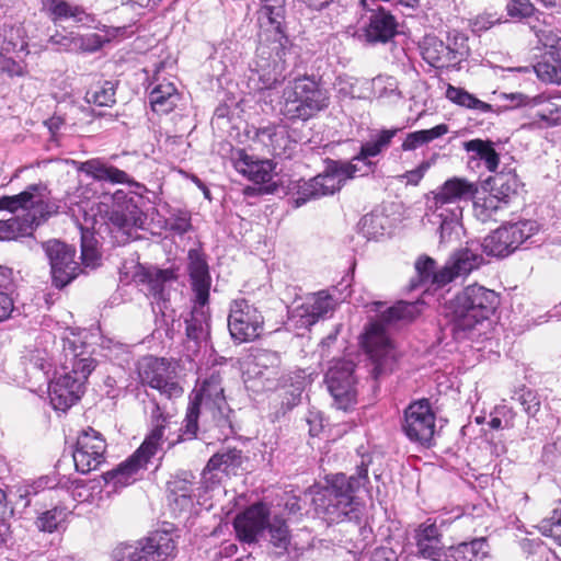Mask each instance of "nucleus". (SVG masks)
<instances>
[{"label": "nucleus", "instance_id": "36", "mask_svg": "<svg viewBox=\"0 0 561 561\" xmlns=\"http://www.w3.org/2000/svg\"><path fill=\"white\" fill-rule=\"evenodd\" d=\"M256 137L275 157H288L290 139L288 128L284 124H268L256 131Z\"/></svg>", "mask_w": 561, "mask_h": 561}, {"label": "nucleus", "instance_id": "40", "mask_svg": "<svg viewBox=\"0 0 561 561\" xmlns=\"http://www.w3.org/2000/svg\"><path fill=\"white\" fill-rule=\"evenodd\" d=\"M99 31L105 33L100 35L95 33L90 34H78L76 33L77 54H92L100 50L106 43L111 42L112 38L116 37L119 33V28L107 26L101 23L92 24Z\"/></svg>", "mask_w": 561, "mask_h": 561}, {"label": "nucleus", "instance_id": "29", "mask_svg": "<svg viewBox=\"0 0 561 561\" xmlns=\"http://www.w3.org/2000/svg\"><path fill=\"white\" fill-rule=\"evenodd\" d=\"M204 431L217 440H226L237 434L234 412L228 403L202 409Z\"/></svg>", "mask_w": 561, "mask_h": 561}, {"label": "nucleus", "instance_id": "9", "mask_svg": "<svg viewBox=\"0 0 561 561\" xmlns=\"http://www.w3.org/2000/svg\"><path fill=\"white\" fill-rule=\"evenodd\" d=\"M420 49L422 58L436 69H459L469 57L468 37L458 32L449 33L447 43L435 35H426Z\"/></svg>", "mask_w": 561, "mask_h": 561}, {"label": "nucleus", "instance_id": "50", "mask_svg": "<svg viewBox=\"0 0 561 561\" xmlns=\"http://www.w3.org/2000/svg\"><path fill=\"white\" fill-rule=\"evenodd\" d=\"M117 81L104 80L96 82L85 93V100L96 106H113L116 103Z\"/></svg>", "mask_w": 561, "mask_h": 561}, {"label": "nucleus", "instance_id": "24", "mask_svg": "<svg viewBox=\"0 0 561 561\" xmlns=\"http://www.w3.org/2000/svg\"><path fill=\"white\" fill-rule=\"evenodd\" d=\"M270 522V510L264 503L250 505L244 512L237 515L233 527L240 541L254 543L257 537L266 529Z\"/></svg>", "mask_w": 561, "mask_h": 561}, {"label": "nucleus", "instance_id": "6", "mask_svg": "<svg viewBox=\"0 0 561 561\" xmlns=\"http://www.w3.org/2000/svg\"><path fill=\"white\" fill-rule=\"evenodd\" d=\"M279 114L289 122H307L330 105L329 91L314 76H299L283 89Z\"/></svg>", "mask_w": 561, "mask_h": 561}, {"label": "nucleus", "instance_id": "2", "mask_svg": "<svg viewBox=\"0 0 561 561\" xmlns=\"http://www.w3.org/2000/svg\"><path fill=\"white\" fill-rule=\"evenodd\" d=\"M369 484L368 467L362 462L356 473H334L325 477L323 485L313 497L316 513L329 525L352 522L359 526L364 517V505L356 494Z\"/></svg>", "mask_w": 561, "mask_h": 561}, {"label": "nucleus", "instance_id": "52", "mask_svg": "<svg viewBox=\"0 0 561 561\" xmlns=\"http://www.w3.org/2000/svg\"><path fill=\"white\" fill-rule=\"evenodd\" d=\"M447 133L448 126L446 124H439L430 129L412 131L407 135L401 148L403 151L415 150Z\"/></svg>", "mask_w": 561, "mask_h": 561}, {"label": "nucleus", "instance_id": "32", "mask_svg": "<svg viewBox=\"0 0 561 561\" xmlns=\"http://www.w3.org/2000/svg\"><path fill=\"white\" fill-rule=\"evenodd\" d=\"M254 375L262 381L265 390L278 388L285 378L282 369V359L277 352L260 350L254 356Z\"/></svg>", "mask_w": 561, "mask_h": 561}, {"label": "nucleus", "instance_id": "22", "mask_svg": "<svg viewBox=\"0 0 561 561\" xmlns=\"http://www.w3.org/2000/svg\"><path fill=\"white\" fill-rule=\"evenodd\" d=\"M46 191L43 184H31L23 192L16 195L0 197V210L15 213L19 209H26L27 213H38L42 219H48L57 213L54 205L43 199L42 192Z\"/></svg>", "mask_w": 561, "mask_h": 561}, {"label": "nucleus", "instance_id": "31", "mask_svg": "<svg viewBox=\"0 0 561 561\" xmlns=\"http://www.w3.org/2000/svg\"><path fill=\"white\" fill-rule=\"evenodd\" d=\"M188 275L194 294L193 305L208 306L210 275L206 260L197 251L188 252Z\"/></svg>", "mask_w": 561, "mask_h": 561}, {"label": "nucleus", "instance_id": "11", "mask_svg": "<svg viewBox=\"0 0 561 561\" xmlns=\"http://www.w3.org/2000/svg\"><path fill=\"white\" fill-rule=\"evenodd\" d=\"M221 382L222 379L218 371H213L203 380L201 389L188 403L184 424L181 427L182 439H193L196 437L202 409L220 404L225 405L227 403Z\"/></svg>", "mask_w": 561, "mask_h": 561}, {"label": "nucleus", "instance_id": "15", "mask_svg": "<svg viewBox=\"0 0 561 561\" xmlns=\"http://www.w3.org/2000/svg\"><path fill=\"white\" fill-rule=\"evenodd\" d=\"M137 373L142 385L157 389L168 399L183 394L182 387L173 380L171 365L165 358L144 356L137 364Z\"/></svg>", "mask_w": 561, "mask_h": 561}, {"label": "nucleus", "instance_id": "19", "mask_svg": "<svg viewBox=\"0 0 561 561\" xmlns=\"http://www.w3.org/2000/svg\"><path fill=\"white\" fill-rule=\"evenodd\" d=\"M106 442L103 435L92 427L83 430L77 437L72 458L76 470L89 473L105 461Z\"/></svg>", "mask_w": 561, "mask_h": 561}, {"label": "nucleus", "instance_id": "3", "mask_svg": "<svg viewBox=\"0 0 561 561\" xmlns=\"http://www.w3.org/2000/svg\"><path fill=\"white\" fill-rule=\"evenodd\" d=\"M85 335V331L70 330L62 337L64 373L48 386L49 400L55 410L66 411L80 400L84 383L96 367Z\"/></svg>", "mask_w": 561, "mask_h": 561}, {"label": "nucleus", "instance_id": "26", "mask_svg": "<svg viewBox=\"0 0 561 561\" xmlns=\"http://www.w3.org/2000/svg\"><path fill=\"white\" fill-rule=\"evenodd\" d=\"M140 282L147 285L148 296L154 301L152 302L153 311L156 307L158 311L164 314L170 300V290L178 282V275L172 268H153L146 270L140 274Z\"/></svg>", "mask_w": 561, "mask_h": 561}, {"label": "nucleus", "instance_id": "12", "mask_svg": "<svg viewBox=\"0 0 561 561\" xmlns=\"http://www.w3.org/2000/svg\"><path fill=\"white\" fill-rule=\"evenodd\" d=\"M25 27L21 23L0 26V70L10 77L22 76V59L28 55Z\"/></svg>", "mask_w": 561, "mask_h": 561}, {"label": "nucleus", "instance_id": "47", "mask_svg": "<svg viewBox=\"0 0 561 561\" xmlns=\"http://www.w3.org/2000/svg\"><path fill=\"white\" fill-rule=\"evenodd\" d=\"M242 465V451L237 448H229L225 451L217 453L210 457L205 469L203 470L204 479L214 471H221L227 474L240 468Z\"/></svg>", "mask_w": 561, "mask_h": 561}, {"label": "nucleus", "instance_id": "7", "mask_svg": "<svg viewBox=\"0 0 561 561\" xmlns=\"http://www.w3.org/2000/svg\"><path fill=\"white\" fill-rule=\"evenodd\" d=\"M423 301H398L396 305L380 312V321L370 323L363 336L360 344L364 351L374 362V373L381 374L393 359V346L386 332L383 323H392L399 320L412 321L422 312Z\"/></svg>", "mask_w": 561, "mask_h": 561}, {"label": "nucleus", "instance_id": "1", "mask_svg": "<svg viewBox=\"0 0 561 561\" xmlns=\"http://www.w3.org/2000/svg\"><path fill=\"white\" fill-rule=\"evenodd\" d=\"M400 128L381 129L370 140L360 145L359 151L350 160L327 158L324 169L318 175L293 182L290 199L295 208L306 203L340 192L348 180L375 173L377 162L373 159L389 148Z\"/></svg>", "mask_w": 561, "mask_h": 561}, {"label": "nucleus", "instance_id": "8", "mask_svg": "<svg viewBox=\"0 0 561 561\" xmlns=\"http://www.w3.org/2000/svg\"><path fill=\"white\" fill-rule=\"evenodd\" d=\"M265 51L256 56L254 66H251L247 75V88L250 94L259 95L266 102L270 92L284 83L289 57L294 54L289 38H284L272 47L268 56Z\"/></svg>", "mask_w": 561, "mask_h": 561}, {"label": "nucleus", "instance_id": "43", "mask_svg": "<svg viewBox=\"0 0 561 561\" xmlns=\"http://www.w3.org/2000/svg\"><path fill=\"white\" fill-rule=\"evenodd\" d=\"M480 245L482 253L494 257H506L516 251L504 224L488 234Z\"/></svg>", "mask_w": 561, "mask_h": 561}, {"label": "nucleus", "instance_id": "45", "mask_svg": "<svg viewBox=\"0 0 561 561\" xmlns=\"http://www.w3.org/2000/svg\"><path fill=\"white\" fill-rule=\"evenodd\" d=\"M306 387V378L301 375L284 378L283 392L280 394L279 408L276 411L277 417L284 416L301 402L302 392Z\"/></svg>", "mask_w": 561, "mask_h": 561}, {"label": "nucleus", "instance_id": "30", "mask_svg": "<svg viewBox=\"0 0 561 561\" xmlns=\"http://www.w3.org/2000/svg\"><path fill=\"white\" fill-rule=\"evenodd\" d=\"M77 170L98 182L128 184L137 190L146 191V186L131 179L127 171L111 165L100 158L80 162Z\"/></svg>", "mask_w": 561, "mask_h": 561}, {"label": "nucleus", "instance_id": "27", "mask_svg": "<svg viewBox=\"0 0 561 561\" xmlns=\"http://www.w3.org/2000/svg\"><path fill=\"white\" fill-rule=\"evenodd\" d=\"M540 42L545 53L534 70L541 81L561 84V38L550 33Z\"/></svg>", "mask_w": 561, "mask_h": 561}, {"label": "nucleus", "instance_id": "14", "mask_svg": "<svg viewBox=\"0 0 561 561\" xmlns=\"http://www.w3.org/2000/svg\"><path fill=\"white\" fill-rule=\"evenodd\" d=\"M435 422L436 415L430 400L421 399L410 403L404 410L402 431L412 443L430 447L435 434Z\"/></svg>", "mask_w": 561, "mask_h": 561}, {"label": "nucleus", "instance_id": "28", "mask_svg": "<svg viewBox=\"0 0 561 561\" xmlns=\"http://www.w3.org/2000/svg\"><path fill=\"white\" fill-rule=\"evenodd\" d=\"M210 311L208 306L193 305L185 319L186 348L193 354L206 346L210 337Z\"/></svg>", "mask_w": 561, "mask_h": 561}, {"label": "nucleus", "instance_id": "41", "mask_svg": "<svg viewBox=\"0 0 561 561\" xmlns=\"http://www.w3.org/2000/svg\"><path fill=\"white\" fill-rule=\"evenodd\" d=\"M490 197L499 199V204L507 205L510 198L518 193L522 182L515 171L500 172L492 176Z\"/></svg>", "mask_w": 561, "mask_h": 561}, {"label": "nucleus", "instance_id": "49", "mask_svg": "<svg viewBox=\"0 0 561 561\" xmlns=\"http://www.w3.org/2000/svg\"><path fill=\"white\" fill-rule=\"evenodd\" d=\"M238 170L250 181L265 184L272 180V163L268 160H252L245 156L237 163Z\"/></svg>", "mask_w": 561, "mask_h": 561}, {"label": "nucleus", "instance_id": "51", "mask_svg": "<svg viewBox=\"0 0 561 561\" xmlns=\"http://www.w3.org/2000/svg\"><path fill=\"white\" fill-rule=\"evenodd\" d=\"M446 98L450 102L469 110H476L480 113L492 112L491 104L479 100L476 95L469 93L463 88L448 84L446 89Z\"/></svg>", "mask_w": 561, "mask_h": 561}, {"label": "nucleus", "instance_id": "56", "mask_svg": "<svg viewBox=\"0 0 561 561\" xmlns=\"http://www.w3.org/2000/svg\"><path fill=\"white\" fill-rule=\"evenodd\" d=\"M165 226L175 234H185L192 229L191 213L186 209H173L165 220Z\"/></svg>", "mask_w": 561, "mask_h": 561}, {"label": "nucleus", "instance_id": "42", "mask_svg": "<svg viewBox=\"0 0 561 561\" xmlns=\"http://www.w3.org/2000/svg\"><path fill=\"white\" fill-rule=\"evenodd\" d=\"M263 2L259 11V20L267 24L278 37L277 43L288 38L285 35V0H261Z\"/></svg>", "mask_w": 561, "mask_h": 561}, {"label": "nucleus", "instance_id": "38", "mask_svg": "<svg viewBox=\"0 0 561 561\" xmlns=\"http://www.w3.org/2000/svg\"><path fill=\"white\" fill-rule=\"evenodd\" d=\"M447 557L454 561H489L490 547L485 538H474L449 547Z\"/></svg>", "mask_w": 561, "mask_h": 561}, {"label": "nucleus", "instance_id": "63", "mask_svg": "<svg viewBox=\"0 0 561 561\" xmlns=\"http://www.w3.org/2000/svg\"><path fill=\"white\" fill-rule=\"evenodd\" d=\"M517 401L529 416H535L540 410V400L538 394L530 389H523L517 394Z\"/></svg>", "mask_w": 561, "mask_h": 561}, {"label": "nucleus", "instance_id": "34", "mask_svg": "<svg viewBox=\"0 0 561 561\" xmlns=\"http://www.w3.org/2000/svg\"><path fill=\"white\" fill-rule=\"evenodd\" d=\"M43 9L46 10L54 22L72 19L76 23L90 27L96 22L95 16L80 5H72L66 0H42Z\"/></svg>", "mask_w": 561, "mask_h": 561}, {"label": "nucleus", "instance_id": "64", "mask_svg": "<svg viewBox=\"0 0 561 561\" xmlns=\"http://www.w3.org/2000/svg\"><path fill=\"white\" fill-rule=\"evenodd\" d=\"M417 552L425 559L433 561H442V557H447L448 553L443 551L440 543H435L425 540H416Z\"/></svg>", "mask_w": 561, "mask_h": 561}, {"label": "nucleus", "instance_id": "39", "mask_svg": "<svg viewBox=\"0 0 561 561\" xmlns=\"http://www.w3.org/2000/svg\"><path fill=\"white\" fill-rule=\"evenodd\" d=\"M434 217L438 219L439 224V243L448 244L459 239L462 230L461 217L462 208L460 206H454L450 210L435 211Z\"/></svg>", "mask_w": 561, "mask_h": 561}, {"label": "nucleus", "instance_id": "23", "mask_svg": "<svg viewBox=\"0 0 561 561\" xmlns=\"http://www.w3.org/2000/svg\"><path fill=\"white\" fill-rule=\"evenodd\" d=\"M399 34L397 18L382 5L367 9V23L364 26V36L367 43L387 44Z\"/></svg>", "mask_w": 561, "mask_h": 561}, {"label": "nucleus", "instance_id": "33", "mask_svg": "<svg viewBox=\"0 0 561 561\" xmlns=\"http://www.w3.org/2000/svg\"><path fill=\"white\" fill-rule=\"evenodd\" d=\"M194 474L188 471L172 477L167 483V497L174 512H184L193 507Z\"/></svg>", "mask_w": 561, "mask_h": 561}, {"label": "nucleus", "instance_id": "18", "mask_svg": "<svg viewBox=\"0 0 561 561\" xmlns=\"http://www.w3.org/2000/svg\"><path fill=\"white\" fill-rule=\"evenodd\" d=\"M43 248L50 264L53 284L57 288H64L81 272L75 260L76 249L59 240H49Z\"/></svg>", "mask_w": 561, "mask_h": 561}, {"label": "nucleus", "instance_id": "46", "mask_svg": "<svg viewBox=\"0 0 561 561\" xmlns=\"http://www.w3.org/2000/svg\"><path fill=\"white\" fill-rule=\"evenodd\" d=\"M178 101L179 94L172 82H161L154 85L149 93V102L156 113L168 114L172 112Z\"/></svg>", "mask_w": 561, "mask_h": 561}, {"label": "nucleus", "instance_id": "21", "mask_svg": "<svg viewBox=\"0 0 561 561\" xmlns=\"http://www.w3.org/2000/svg\"><path fill=\"white\" fill-rule=\"evenodd\" d=\"M484 264L483 253L479 241L467 242L462 249L455 251L439 268L438 278L442 283H451L457 277L469 275Z\"/></svg>", "mask_w": 561, "mask_h": 561}, {"label": "nucleus", "instance_id": "20", "mask_svg": "<svg viewBox=\"0 0 561 561\" xmlns=\"http://www.w3.org/2000/svg\"><path fill=\"white\" fill-rule=\"evenodd\" d=\"M335 300L325 290L308 296L289 311L288 323L294 329H310L320 319L332 313Z\"/></svg>", "mask_w": 561, "mask_h": 561}, {"label": "nucleus", "instance_id": "62", "mask_svg": "<svg viewBox=\"0 0 561 561\" xmlns=\"http://www.w3.org/2000/svg\"><path fill=\"white\" fill-rule=\"evenodd\" d=\"M534 11L535 7L530 0H510L506 4L507 15L515 20L529 18Z\"/></svg>", "mask_w": 561, "mask_h": 561}, {"label": "nucleus", "instance_id": "16", "mask_svg": "<svg viewBox=\"0 0 561 561\" xmlns=\"http://www.w3.org/2000/svg\"><path fill=\"white\" fill-rule=\"evenodd\" d=\"M355 365L353 362L335 363L325 374L328 390L334 399L337 409L348 411L357 403Z\"/></svg>", "mask_w": 561, "mask_h": 561}, {"label": "nucleus", "instance_id": "58", "mask_svg": "<svg viewBox=\"0 0 561 561\" xmlns=\"http://www.w3.org/2000/svg\"><path fill=\"white\" fill-rule=\"evenodd\" d=\"M501 208L502 206L499 204V199L490 196L483 198L481 202H476L473 205L474 215L482 222L489 220L496 221L497 218L495 216Z\"/></svg>", "mask_w": 561, "mask_h": 561}, {"label": "nucleus", "instance_id": "44", "mask_svg": "<svg viewBox=\"0 0 561 561\" xmlns=\"http://www.w3.org/2000/svg\"><path fill=\"white\" fill-rule=\"evenodd\" d=\"M415 271L417 273V278L411 279L409 284L410 290H415L421 287H425L424 290H427L431 286L442 288L447 285V283H442L439 280V270L436 268L435 260L430 256L424 255L419 257L415 262Z\"/></svg>", "mask_w": 561, "mask_h": 561}, {"label": "nucleus", "instance_id": "55", "mask_svg": "<svg viewBox=\"0 0 561 561\" xmlns=\"http://www.w3.org/2000/svg\"><path fill=\"white\" fill-rule=\"evenodd\" d=\"M271 543L280 551H286L289 542V529L286 522L282 518L275 517L268 522L267 527Z\"/></svg>", "mask_w": 561, "mask_h": 561}, {"label": "nucleus", "instance_id": "54", "mask_svg": "<svg viewBox=\"0 0 561 561\" xmlns=\"http://www.w3.org/2000/svg\"><path fill=\"white\" fill-rule=\"evenodd\" d=\"M540 106L535 113L534 118L538 119L542 127H554L561 125V105L551 101H546L541 95Z\"/></svg>", "mask_w": 561, "mask_h": 561}, {"label": "nucleus", "instance_id": "53", "mask_svg": "<svg viewBox=\"0 0 561 561\" xmlns=\"http://www.w3.org/2000/svg\"><path fill=\"white\" fill-rule=\"evenodd\" d=\"M504 225L511 236L515 250L519 249L523 243L539 231L538 222L531 219H522L515 222L510 221Z\"/></svg>", "mask_w": 561, "mask_h": 561}, {"label": "nucleus", "instance_id": "60", "mask_svg": "<svg viewBox=\"0 0 561 561\" xmlns=\"http://www.w3.org/2000/svg\"><path fill=\"white\" fill-rule=\"evenodd\" d=\"M383 217L377 214H367L365 215L360 221V230L365 237L368 239H375L378 236L383 234Z\"/></svg>", "mask_w": 561, "mask_h": 561}, {"label": "nucleus", "instance_id": "10", "mask_svg": "<svg viewBox=\"0 0 561 561\" xmlns=\"http://www.w3.org/2000/svg\"><path fill=\"white\" fill-rule=\"evenodd\" d=\"M114 550L116 561H172L176 542L170 533L156 530L134 545L119 543Z\"/></svg>", "mask_w": 561, "mask_h": 561}, {"label": "nucleus", "instance_id": "25", "mask_svg": "<svg viewBox=\"0 0 561 561\" xmlns=\"http://www.w3.org/2000/svg\"><path fill=\"white\" fill-rule=\"evenodd\" d=\"M478 193V185L463 178H451L445 181L434 194V210H450L460 206L461 202L471 201Z\"/></svg>", "mask_w": 561, "mask_h": 561}, {"label": "nucleus", "instance_id": "37", "mask_svg": "<svg viewBox=\"0 0 561 561\" xmlns=\"http://www.w3.org/2000/svg\"><path fill=\"white\" fill-rule=\"evenodd\" d=\"M463 147L468 153H471L468 161L470 168L478 167L480 162H483L488 171L494 172L496 170L500 156L492 141L477 138L466 141Z\"/></svg>", "mask_w": 561, "mask_h": 561}, {"label": "nucleus", "instance_id": "13", "mask_svg": "<svg viewBox=\"0 0 561 561\" xmlns=\"http://www.w3.org/2000/svg\"><path fill=\"white\" fill-rule=\"evenodd\" d=\"M146 191L137 190L125 192L117 190L112 195V209L110 211V221L119 229L128 230L131 228H142L147 215L144 210L146 206Z\"/></svg>", "mask_w": 561, "mask_h": 561}, {"label": "nucleus", "instance_id": "35", "mask_svg": "<svg viewBox=\"0 0 561 561\" xmlns=\"http://www.w3.org/2000/svg\"><path fill=\"white\" fill-rule=\"evenodd\" d=\"M46 220L42 219L38 213H26L22 217L15 216L8 220H0V240L10 241L30 237L35 228Z\"/></svg>", "mask_w": 561, "mask_h": 561}, {"label": "nucleus", "instance_id": "57", "mask_svg": "<svg viewBox=\"0 0 561 561\" xmlns=\"http://www.w3.org/2000/svg\"><path fill=\"white\" fill-rule=\"evenodd\" d=\"M66 512L61 507H54L42 513L36 519V526L41 531L53 533L58 529L59 524L65 519Z\"/></svg>", "mask_w": 561, "mask_h": 561}, {"label": "nucleus", "instance_id": "48", "mask_svg": "<svg viewBox=\"0 0 561 561\" xmlns=\"http://www.w3.org/2000/svg\"><path fill=\"white\" fill-rule=\"evenodd\" d=\"M101 355L118 367H125L131 362L129 345L113 337L102 335L99 343Z\"/></svg>", "mask_w": 561, "mask_h": 561}, {"label": "nucleus", "instance_id": "4", "mask_svg": "<svg viewBox=\"0 0 561 561\" xmlns=\"http://www.w3.org/2000/svg\"><path fill=\"white\" fill-rule=\"evenodd\" d=\"M144 410L148 414L149 426L144 442L125 461L102 474L105 485L112 486L115 492L140 479L141 472L160 449L164 431L172 417L156 398H150Z\"/></svg>", "mask_w": 561, "mask_h": 561}, {"label": "nucleus", "instance_id": "5", "mask_svg": "<svg viewBox=\"0 0 561 561\" xmlns=\"http://www.w3.org/2000/svg\"><path fill=\"white\" fill-rule=\"evenodd\" d=\"M500 306V296L492 289L473 284L466 286L442 306L440 313L451 324L456 339L465 337L478 324L490 319Z\"/></svg>", "mask_w": 561, "mask_h": 561}, {"label": "nucleus", "instance_id": "61", "mask_svg": "<svg viewBox=\"0 0 561 561\" xmlns=\"http://www.w3.org/2000/svg\"><path fill=\"white\" fill-rule=\"evenodd\" d=\"M48 43L51 44L56 50L65 51V53H76L77 54V43H76V33H59L56 32L53 34Z\"/></svg>", "mask_w": 561, "mask_h": 561}, {"label": "nucleus", "instance_id": "17", "mask_svg": "<svg viewBox=\"0 0 561 561\" xmlns=\"http://www.w3.org/2000/svg\"><path fill=\"white\" fill-rule=\"evenodd\" d=\"M264 318L262 313L245 299L234 300L230 306L228 329L237 343L251 342L263 332Z\"/></svg>", "mask_w": 561, "mask_h": 561}, {"label": "nucleus", "instance_id": "59", "mask_svg": "<svg viewBox=\"0 0 561 561\" xmlns=\"http://www.w3.org/2000/svg\"><path fill=\"white\" fill-rule=\"evenodd\" d=\"M95 239L92 234L82 233L81 236V260L87 267H94L100 260L99 251L95 247Z\"/></svg>", "mask_w": 561, "mask_h": 561}]
</instances>
